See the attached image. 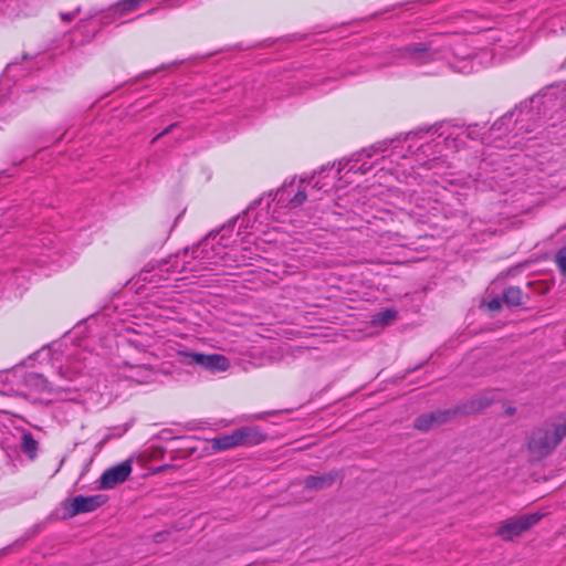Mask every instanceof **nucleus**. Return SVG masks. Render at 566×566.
Instances as JSON below:
<instances>
[{
	"mask_svg": "<svg viewBox=\"0 0 566 566\" xmlns=\"http://www.w3.org/2000/svg\"><path fill=\"white\" fill-rule=\"evenodd\" d=\"M566 437V422H544L526 438L527 450L535 460L548 457Z\"/></svg>",
	"mask_w": 566,
	"mask_h": 566,
	"instance_id": "1",
	"label": "nucleus"
},
{
	"mask_svg": "<svg viewBox=\"0 0 566 566\" xmlns=\"http://www.w3.org/2000/svg\"><path fill=\"white\" fill-rule=\"evenodd\" d=\"M264 440V436L251 427H242L230 434L217 437L212 440V449L218 451L228 450L238 446H254Z\"/></svg>",
	"mask_w": 566,
	"mask_h": 566,
	"instance_id": "2",
	"label": "nucleus"
},
{
	"mask_svg": "<svg viewBox=\"0 0 566 566\" xmlns=\"http://www.w3.org/2000/svg\"><path fill=\"white\" fill-rule=\"evenodd\" d=\"M541 518L542 515L538 513L525 514L507 518L499 527V530L496 531V535H499L504 541H512L515 537L520 536L523 532L531 528Z\"/></svg>",
	"mask_w": 566,
	"mask_h": 566,
	"instance_id": "3",
	"label": "nucleus"
},
{
	"mask_svg": "<svg viewBox=\"0 0 566 566\" xmlns=\"http://www.w3.org/2000/svg\"><path fill=\"white\" fill-rule=\"evenodd\" d=\"M106 502V496L103 494L96 495H76L70 502H64L63 507L66 517H74L78 514L88 513L97 510Z\"/></svg>",
	"mask_w": 566,
	"mask_h": 566,
	"instance_id": "4",
	"label": "nucleus"
},
{
	"mask_svg": "<svg viewBox=\"0 0 566 566\" xmlns=\"http://www.w3.org/2000/svg\"><path fill=\"white\" fill-rule=\"evenodd\" d=\"M457 416L459 415L455 407L451 409H439L432 412L422 413L415 419L413 428L419 431L427 432L433 428H438L451 421Z\"/></svg>",
	"mask_w": 566,
	"mask_h": 566,
	"instance_id": "5",
	"label": "nucleus"
},
{
	"mask_svg": "<svg viewBox=\"0 0 566 566\" xmlns=\"http://www.w3.org/2000/svg\"><path fill=\"white\" fill-rule=\"evenodd\" d=\"M132 473V462L123 461L107 469L99 479V489L108 490L125 482Z\"/></svg>",
	"mask_w": 566,
	"mask_h": 566,
	"instance_id": "6",
	"label": "nucleus"
},
{
	"mask_svg": "<svg viewBox=\"0 0 566 566\" xmlns=\"http://www.w3.org/2000/svg\"><path fill=\"white\" fill-rule=\"evenodd\" d=\"M494 401L493 392L484 391L460 402L455 409L459 416L475 415L490 407Z\"/></svg>",
	"mask_w": 566,
	"mask_h": 566,
	"instance_id": "7",
	"label": "nucleus"
},
{
	"mask_svg": "<svg viewBox=\"0 0 566 566\" xmlns=\"http://www.w3.org/2000/svg\"><path fill=\"white\" fill-rule=\"evenodd\" d=\"M339 478V472L333 470L322 475H307L304 481V488L308 491H321L331 488Z\"/></svg>",
	"mask_w": 566,
	"mask_h": 566,
	"instance_id": "8",
	"label": "nucleus"
},
{
	"mask_svg": "<svg viewBox=\"0 0 566 566\" xmlns=\"http://www.w3.org/2000/svg\"><path fill=\"white\" fill-rule=\"evenodd\" d=\"M230 367L229 359L220 354H207L203 369L212 373L226 371Z\"/></svg>",
	"mask_w": 566,
	"mask_h": 566,
	"instance_id": "9",
	"label": "nucleus"
},
{
	"mask_svg": "<svg viewBox=\"0 0 566 566\" xmlns=\"http://www.w3.org/2000/svg\"><path fill=\"white\" fill-rule=\"evenodd\" d=\"M527 298L518 286H509L503 291V302L509 306H522Z\"/></svg>",
	"mask_w": 566,
	"mask_h": 566,
	"instance_id": "10",
	"label": "nucleus"
},
{
	"mask_svg": "<svg viewBox=\"0 0 566 566\" xmlns=\"http://www.w3.org/2000/svg\"><path fill=\"white\" fill-rule=\"evenodd\" d=\"M38 446H39L38 441L33 438L31 432L23 433V436L21 438V450L31 460L36 458Z\"/></svg>",
	"mask_w": 566,
	"mask_h": 566,
	"instance_id": "11",
	"label": "nucleus"
},
{
	"mask_svg": "<svg viewBox=\"0 0 566 566\" xmlns=\"http://www.w3.org/2000/svg\"><path fill=\"white\" fill-rule=\"evenodd\" d=\"M308 196L306 192V187H298L296 193L283 206L287 209H296L301 207L306 200Z\"/></svg>",
	"mask_w": 566,
	"mask_h": 566,
	"instance_id": "12",
	"label": "nucleus"
},
{
	"mask_svg": "<svg viewBox=\"0 0 566 566\" xmlns=\"http://www.w3.org/2000/svg\"><path fill=\"white\" fill-rule=\"evenodd\" d=\"M397 318V311L392 308H386L374 315L373 322L379 325H388Z\"/></svg>",
	"mask_w": 566,
	"mask_h": 566,
	"instance_id": "13",
	"label": "nucleus"
},
{
	"mask_svg": "<svg viewBox=\"0 0 566 566\" xmlns=\"http://www.w3.org/2000/svg\"><path fill=\"white\" fill-rule=\"evenodd\" d=\"M181 355L184 357L182 361L186 365H189V366H200V367L203 368L205 359H206V355L207 354L190 352V353H181Z\"/></svg>",
	"mask_w": 566,
	"mask_h": 566,
	"instance_id": "14",
	"label": "nucleus"
},
{
	"mask_svg": "<svg viewBox=\"0 0 566 566\" xmlns=\"http://www.w3.org/2000/svg\"><path fill=\"white\" fill-rule=\"evenodd\" d=\"M295 181V177L287 184V182H284L280 188H277L275 191H270L268 193V197L271 198V201H275L277 202V205H282L284 203V200H283V192L284 190L289 187V186H292L293 182Z\"/></svg>",
	"mask_w": 566,
	"mask_h": 566,
	"instance_id": "15",
	"label": "nucleus"
},
{
	"mask_svg": "<svg viewBox=\"0 0 566 566\" xmlns=\"http://www.w3.org/2000/svg\"><path fill=\"white\" fill-rule=\"evenodd\" d=\"M386 148L384 147H377L375 148L374 145L367 147V148H363L360 151L356 153L355 155H353V159L352 160H355L356 163L360 161L363 159V157H371L375 153H379V151H385Z\"/></svg>",
	"mask_w": 566,
	"mask_h": 566,
	"instance_id": "16",
	"label": "nucleus"
},
{
	"mask_svg": "<svg viewBox=\"0 0 566 566\" xmlns=\"http://www.w3.org/2000/svg\"><path fill=\"white\" fill-rule=\"evenodd\" d=\"M555 263L563 275H566V247L560 248L555 255Z\"/></svg>",
	"mask_w": 566,
	"mask_h": 566,
	"instance_id": "17",
	"label": "nucleus"
},
{
	"mask_svg": "<svg viewBox=\"0 0 566 566\" xmlns=\"http://www.w3.org/2000/svg\"><path fill=\"white\" fill-rule=\"evenodd\" d=\"M30 381L40 389H45L48 385V380L40 374H32Z\"/></svg>",
	"mask_w": 566,
	"mask_h": 566,
	"instance_id": "18",
	"label": "nucleus"
},
{
	"mask_svg": "<svg viewBox=\"0 0 566 566\" xmlns=\"http://www.w3.org/2000/svg\"><path fill=\"white\" fill-rule=\"evenodd\" d=\"M168 263V260L167 259H160V260H157V261H150L149 263H147L145 265V271L146 272H150L155 269H163L166 264Z\"/></svg>",
	"mask_w": 566,
	"mask_h": 566,
	"instance_id": "19",
	"label": "nucleus"
},
{
	"mask_svg": "<svg viewBox=\"0 0 566 566\" xmlns=\"http://www.w3.org/2000/svg\"><path fill=\"white\" fill-rule=\"evenodd\" d=\"M317 176V171L314 170L311 175H306L300 178L297 186L305 187V184H311V181Z\"/></svg>",
	"mask_w": 566,
	"mask_h": 566,
	"instance_id": "20",
	"label": "nucleus"
},
{
	"mask_svg": "<svg viewBox=\"0 0 566 566\" xmlns=\"http://www.w3.org/2000/svg\"><path fill=\"white\" fill-rule=\"evenodd\" d=\"M501 307H502V302L499 297H494L488 302V308L490 311H493V312L500 311Z\"/></svg>",
	"mask_w": 566,
	"mask_h": 566,
	"instance_id": "21",
	"label": "nucleus"
},
{
	"mask_svg": "<svg viewBox=\"0 0 566 566\" xmlns=\"http://www.w3.org/2000/svg\"><path fill=\"white\" fill-rule=\"evenodd\" d=\"M175 129H176L175 125L169 126L167 129H165L161 134L158 135V138H163V137L175 138V137H178L177 135L172 134Z\"/></svg>",
	"mask_w": 566,
	"mask_h": 566,
	"instance_id": "22",
	"label": "nucleus"
},
{
	"mask_svg": "<svg viewBox=\"0 0 566 566\" xmlns=\"http://www.w3.org/2000/svg\"><path fill=\"white\" fill-rule=\"evenodd\" d=\"M515 412H516V408L512 407V406L506 407L505 410H504V413L507 417H511V416L515 415Z\"/></svg>",
	"mask_w": 566,
	"mask_h": 566,
	"instance_id": "23",
	"label": "nucleus"
},
{
	"mask_svg": "<svg viewBox=\"0 0 566 566\" xmlns=\"http://www.w3.org/2000/svg\"><path fill=\"white\" fill-rule=\"evenodd\" d=\"M139 0H125L122 6L124 9H129L130 6L137 3Z\"/></svg>",
	"mask_w": 566,
	"mask_h": 566,
	"instance_id": "24",
	"label": "nucleus"
},
{
	"mask_svg": "<svg viewBox=\"0 0 566 566\" xmlns=\"http://www.w3.org/2000/svg\"><path fill=\"white\" fill-rule=\"evenodd\" d=\"M263 200H264V195L261 196L259 199L254 200L253 202H251L249 209H254L256 206L261 205Z\"/></svg>",
	"mask_w": 566,
	"mask_h": 566,
	"instance_id": "25",
	"label": "nucleus"
},
{
	"mask_svg": "<svg viewBox=\"0 0 566 566\" xmlns=\"http://www.w3.org/2000/svg\"><path fill=\"white\" fill-rule=\"evenodd\" d=\"M323 187H324V185H323V184H321L319 181H315V182L312 185V189H313V190H321Z\"/></svg>",
	"mask_w": 566,
	"mask_h": 566,
	"instance_id": "26",
	"label": "nucleus"
},
{
	"mask_svg": "<svg viewBox=\"0 0 566 566\" xmlns=\"http://www.w3.org/2000/svg\"><path fill=\"white\" fill-rule=\"evenodd\" d=\"M161 538H163V533H156V534L154 535V541H155L156 543H159V542L161 541Z\"/></svg>",
	"mask_w": 566,
	"mask_h": 566,
	"instance_id": "27",
	"label": "nucleus"
},
{
	"mask_svg": "<svg viewBox=\"0 0 566 566\" xmlns=\"http://www.w3.org/2000/svg\"><path fill=\"white\" fill-rule=\"evenodd\" d=\"M332 166L327 165V166H322L317 171V175H321L323 171H325L326 169H329Z\"/></svg>",
	"mask_w": 566,
	"mask_h": 566,
	"instance_id": "28",
	"label": "nucleus"
}]
</instances>
